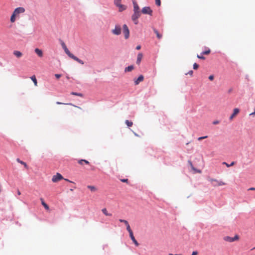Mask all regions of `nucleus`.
Masks as SVG:
<instances>
[{"label":"nucleus","mask_w":255,"mask_h":255,"mask_svg":"<svg viewBox=\"0 0 255 255\" xmlns=\"http://www.w3.org/2000/svg\"><path fill=\"white\" fill-rule=\"evenodd\" d=\"M155 3L157 6H160V5H161L160 0H155Z\"/></svg>","instance_id":"c9c22d12"},{"label":"nucleus","mask_w":255,"mask_h":255,"mask_svg":"<svg viewBox=\"0 0 255 255\" xmlns=\"http://www.w3.org/2000/svg\"><path fill=\"white\" fill-rule=\"evenodd\" d=\"M240 112V110L238 108H235L233 111V113L230 117V120L233 119V118L237 115Z\"/></svg>","instance_id":"dca6fc26"},{"label":"nucleus","mask_w":255,"mask_h":255,"mask_svg":"<svg viewBox=\"0 0 255 255\" xmlns=\"http://www.w3.org/2000/svg\"><path fill=\"white\" fill-rule=\"evenodd\" d=\"M199 161H201L202 165L200 166H196L195 163L192 162V160H188V168H190V171L193 174L196 173H200L202 171L200 169V167L203 165V161L204 160H198Z\"/></svg>","instance_id":"f257e3e1"},{"label":"nucleus","mask_w":255,"mask_h":255,"mask_svg":"<svg viewBox=\"0 0 255 255\" xmlns=\"http://www.w3.org/2000/svg\"><path fill=\"white\" fill-rule=\"evenodd\" d=\"M199 65L196 63H194L193 65V68L194 69V70H197L198 68H199Z\"/></svg>","instance_id":"2f4dec72"},{"label":"nucleus","mask_w":255,"mask_h":255,"mask_svg":"<svg viewBox=\"0 0 255 255\" xmlns=\"http://www.w3.org/2000/svg\"><path fill=\"white\" fill-rule=\"evenodd\" d=\"M60 44L66 54L70 57L73 54L67 48L65 43L61 39H59Z\"/></svg>","instance_id":"20e7f679"},{"label":"nucleus","mask_w":255,"mask_h":255,"mask_svg":"<svg viewBox=\"0 0 255 255\" xmlns=\"http://www.w3.org/2000/svg\"><path fill=\"white\" fill-rule=\"evenodd\" d=\"M17 194L18 195H20L21 194V193L19 190H17Z\"/></svg>","instance_id":"6e6d98bb"},{"label":"nucleus","mask_w":255,"mask_h":255,"mask_svg":"<svg viewBox=\"0 0 255 255\" xmlns=\"http://www.w3.org/2000/svg\"><path fill=\"white\" fill-rule=\"evenodd\" d=\"M236 162H235V161H232V162H231V163H230V167H231V166H232L236 164Z\"/></svg>","instance_id":"de8ad7c7"},{"label":"nucleus","mask_w":255,"mask_h":255,"mask_svg":"<svg viewBox=\"0 0 255 255\" xmlns=\"http://www.w3.org/2000/svg\"><path fill=\"white\" fill-rule=\"evenodd\" d=\"M219 123V121H215L213 122V125H217Z\"/></svg>","instance_id":"09e8293b"},{"label":"nucleus","mask_w":255,"mask_h":255,"mask_svg":"<svg viewBox=\"0 0 255 255\" xmlns=\"http://www.w3.org/2000/svg\"><path fill=\"white\" fill-rule=\"evenodd\" d=\"M56 104H57V105H62V104H63V105H72V104H71V103H69V104H65V103H61V102H56Z\"/></svg>","instance_id":"ea45409f"},{"label":"nucleus","mask_w":255,"mask_h":255,"mask_svg":"<svg viewBox=\"0 0 255 255\" xmlns=\"http://www.w3.org/2000/svg\"><path fill=\"white\" fill-rule=\"evenodd\" d=\"M255 250V247H254L251 250Z\"/></svg>","instance_id":"052dcab7"},{"label":"nucleus","mask_w":255,"mask_h":255,"mask_svg":"<svg viewBox=\"0 0 255 255\" xmlns=\"http://www.w3.org/2000/svg\"><path fill=\"white\" fill-rule=\"evenodd\" d=\"M78 161H84L85 164H89V160H78Z\"/></svg>","instance_id":"c03bdc74"},{"label":"nucleus","mask_w":255,"mask_h":255,"mask_svg":"<svg viewBox=\"0 0 255 255\" xmlns=\"http://www.w3.org/2000/svg\"><path fill=\"white\" fill-rule=\"evenodd\" d=\"M13 54L17 58L20 57L22 54L20 51L15 50L13 51Z\"/></svg>","instance_id":"5701e85b"},{"label":"nucleus","mask_w":255,"mask_h":255,"mask_svg":"<svg viewBox=\"0 0 255 255\" xmlns=\"http://www.w3.org/2000/svg\"><path fill=\"white\" fill-rule=\"evenodd\" d=\"M106 246H107V245H106L103 246V249H104V248H106Z\"/></svg>","instance_id":"bf43d9fd"},{"label":"nucleus","mask_w":255,"mask_h":255,"mask_svg":"<svg viewBox=\"0 0 255 255\" xmlns=\"http://www.w3.org/2000/svg\"><path fill=\"white\" fill-rule=\"evenodd\" d=\"M87 187L88 189H90L91 191L92 192H94L97 190L96 187L93 185H88Z\"/></svg>","instance_id":"4be33fe9"},{"label":"nucleus","mask_w":255,"mask_h":255,"mask_svg":"<svg viewBox=\"0 0 255 255\" xmlns=\"http://www.w3.org/2000/svg\"><path fill=\"white\" fill-rule=\"evenodd\" d=\"M113 33L119 35L121 33V28L119 25H116L115 29L112 30Z\"/></svg>","instance_id":"0eeeda50"},{"label":"nucleus","mask_w":255,"mask_h":255,"mask_svg":"<svg viewBox=\"0 0 255 255\" xmlns=\"http://www.w3.org/2000/svg\"><path fill=\"white\" fill-rule=\"evenodd\" d=\"M63 179H64L65 181H67V182H70V183H74L73 182L69 180V179H65L64 178Z\"/></svg>","instance_id":"3c124183"},{"label":"nucleus","mask_w":255,"mask_h":255,"mask_svg":"<svg viewBox=\"0 0 255 255\" xmlns=\"http://www.w3.org/2000/svg\"><path fill=\"white\" fill-rule=\"evenodd\" d=\"M126 225V227H127V230L128 231L129 234L133 233L132 231L131 230V229L130 228V227L129 224L128 223V224H127Z\"/></svg>","instance_id":"c85d7f7f"},{"label":"nucleus","mask_w":255,"mask_h":255,"mask_svg":"<svg viewBox=\"0 0 255 255\" xmlns=\"http://www.w3.org/2000/svg\"><path fill=\"white\" fill-rule=\"evenodd\" d=\"M209 79L210 80V81H212L214 80V76L213 75H211L209 76Z\"/></svg>","instance_id":"58836bf2"},{"label":"nucleus","mask_w":255,"mask_h":255,"mask_svg":"<svg viewBox=\"0 0 255 255\" xmlns=\"http://www.w3.org/2000/svg\"><path fill=\"white\" fill-rule=\"evenodd\" d=\"M143 79H144L143 76L142 75H139L137 79L134 80V84L135 85L139 84V83L140 82L142 81L143 80Z\"/></svg>","instance_id":"f8f14e48"},{"label":"nucleus","mask_w":255,"mask_h":255,"mask_svg":"<svg viewBox=\"0 0 255 255\" xmlns=\"http://www.w3.org/2000/svg\"><path fill=\"white\" fill-rule=\"evenodd\" d=\"M250 116L255 115V113L254 112L250 114Z\"/></svg>","instance_id":"5fc2aeb1"},{"label":"nucleus","mask_w":255,"mask_h":255,"mask_svg":"<svg viewBox=\"0 0 255 255\" xmlns=\"http://www.w3.org/2000/svg\"><path fill=\"white\" fill-rule=\"evenodd\" d=\"M123 33L125 35V37L126 39H128L129 36V30L128 26L126 24H124L123 25Z\"/></svg>","instance_id":"423d86ee"},{"label":"nucleus","mask_w":255,"mask_h":255,"mask_svg":"<svg viewBox=\"0 0 255 255\" xmlns=\"http://www.w3.org/2000/svg\"><path fill=\"white\" fill-rule=\"evenodd\" d=\"M71 95H75V96H79V97H83V94H82L81 93L75 92H72L71 93Z\"/></svg>","instance_id":"a878e982"},{"label":"nucleus","mask_w":255,"mask_h":255,"mask_svg":"<svg viewBox=\"0 0 255 255\" xmlns=\"http://www.w3.org/2000/svg\"><path fill=\"white\" fill-rule=\"evenodd\" d=\"M197 57L199 58V59H205V57L203 56V55H197Z\"/></svg>","instance_id":"4c0bfd02"},{"label":"nucleus","mask_w":255,"mask_h":255,"mask_svg":"<svg viewBox=\"0 0 255 255\" xmlns=\"http://www.w3.org/2000/svg\"><path fill=\"white\" fill-rule=\"evenodd\" d=\"M78 162L80 165H83L84 164V161H78Z\"/></svg>","instance_id":"603ef678"},{"label":"nucleus","mask_w":255,"mask_h":255,"mask_svg":"<svg viewBox=\"0 0 255 255\" xmlns=\"http://www.w3.org/2000/svg\"><path fill=\"white\" fill-rule=\"evenodd\" d=\"M54 76L57 79H59L61 77V75L59 74H55Z\"/></svg>","instance_id":"a19ab883"},{"label":"nucleus","mask_w":255,"mask_h":255,"mask_svg":"<svg viewBox=\"0 0 255 255\" xmlns=\"http://www.w3.org/2000/svg\"><path fill=\"white\" fill-rule=\"evenodd\" d=\"M222 164H224V165H226L227 167H230V164L227 163V162H225V161L223 162L222 163Z\"/></svg>","instance_id":"37998d69"},{"label":"nucleus","mask_w":255,"mask_h":255,"mask_svg":"<svg viewBox=\"0 0 255 255\" xmlns=\"http://www.w3.org/2000/svg\"><path fill=\"white\" fill-rule=\"evenodd\" d=\"M134 69V66L133 65H129L125 69V72H128L131 71Z\"/></svg>","instance_id":"412c9836"},{"label":"nucleus","mask_w":255,"mask_h":255,"mask_svg":"<svg viewBox=\"0 0 255 255\" xmlns=\"http://www.w3.org/2000/svg\"><path fill=\"white\" fill-rule=\"evenodd\" d=\"M120 181L124 183H128V180L127 178H124V179H120Z\"/></svg>","instance_id":"72a5a7b5"},{"label":"nucleus","mask_w":255,"mask_h":255,"mask_svg":"<svg viewBox=\"0 0 255 255\" xmlns=\"http://www.w3.org/2000/svg\"><path fill=\"white\" fill-rule=\"evenodd\" d=\"M210 181H212V182H215L217 183V184H214V186H222V185H225V183L223 182L222 181H218L217 179H211L210 180Z\"/></svg>","instance_id":"4468645a"},{"label":"nucleus","mask_w":255,"mask_h":255,"mask_svg":"<svg viewBox=\"0 0 255 255\" xmlns=\"http://www.w3.org/2000/svg\"><path fill=\"white\" fill-rule=\"evenodd\" d=\"M141 15V12L140 11H135L134 12L132 15H131V19L132 20H136V19H138Z\"/></svg>","instance_id":"1a4fd4ad"},{"label":"nucleus","mask_w":255,"mask_h":255,"mask_svg":"<svg viewBox=\"0 0 255 255\" xmlns=\"http://www.w3.org/2000/svg\"><path fill=\"white\" fill-rule=\"evenodd\" d=\"M40 200L41 201V205L43 206V207L45 208V209L46 210H49V207L48 205V204H47L45 203V202L44 201V199L42 198H40Z\"/></svg>","instance_id":"2eb2a0df"},{"label":"nucleus","mask_w":255,"mask_h":255,"mask_svg":"<svg viewBox=\"0 0 255 255\" xmlns=\"http://www.w3.org/2000/svg\"><path fill=\"white\" fill-rule=\"evenodd\" d=\"M122 0H114V4L117 6V4H120Z\"/></svg>","instance_id":"f704fd0d"},{"label":"nucleus","mask_w":255,"mask_h":255,"mask_svg":"<svg viewBox=\"0 0 255 255\" xmlns=\"http://www.w3.org/2000/svg\"><path fill=\"white\" fill-rule=\"evenodd\" d=\"M129 237L131 241H132L133 243L134 244V245L136 247H138L139 246V244L137 242V241L136 240L135 237H134L133 233H130L129 234Z\"/></svg>","instance_id":"9d476101"},{"label":"nucleus","mask_w":255,"mask_h":255,"mask_svg":"<svg viewBox=\"0 0 255 255\" xmlns=\"http://www.w3.org/2000/svg\"><path fill=\"white\" fill-rule=\"evenodd\" d=\"M125 123L126 124L127 126L128 127H131L133 125V123L131 121H129L128 120H126L125 122Z\"/></svg>","instance_id":"c756f323"},{"label":"nucleus","mask_w":255,"mask_h":255,"mask_svg":"<svg viewBox=\"0 0 255 255\" xmlns=\"http://www.w3.org/2000/svg\"><path fill=\"white\" fill-rule=\"evenodd\" d=\"M152 29H153L154 32L156 34L157 37L158 39L161 38L162 36V34H160L159 33V32L158 31V30L155 28L153 27Z\"/></svg>","instance_id":"aec40b11"},{"label":"nucleus","mask_w":255,"mask_h":255,"mask_svg":"<svg viewBox=\"0 0 255 255\" xmlns=\"http://www.w3.org/2000/svg\"><path fill=\"white\" fill-rule=\"evenodd\" d=\"M63 179H64L63 176L60 173H57L52 177V181L54 183H56Z\"/></svg>","instance_id":"39448f33"},{"label":"nucleus","mask_w":255,"mask_h":255,"mask_svg":"<svg viewBox=\"0 0 255 255\" xmlns=\"http://www.w3.org/2000/svg\"><path fill=\"white\" fill-rule=\"evenodd\" d=\"M14 12L16 14L23 13L25 11V9L23 7H18L14 10Z\"/></svg>","instance_id":"6e6552de"},{"label":"nucleus","mask_w":255,"mask_h":255,"mask_svg":"<svg viewBox=\"0 0 255 255\" xmlns=\"http://www.w3.org/2000/svg\"><path fill=\"white\" fill-rule=\"evenodd\" d=\"M193 71L192 70H190L187 73H186L185 75L189 74L192 76L193 75Z\"/></svg>","instance_id":"79ce46f5"},{"label":"nucleus","mask_w":255,"mask_h":255,"mask_svg":"<svg viewBox=\"0 0 255 255\" xmlns=\"http://www.w3.org/2000/svg\"><path fill=\"white\" fill-rule=\"evenodd\" d=\"M208 137V136L206 135V136H200L198 138V140H201L203 139H205V138H206Z\"/></svg>","instance_id":"e433bc0d"},{"label":"nucleus","mask_w":255,"mask_h":255,"mask_svg":"<svg viewBox=\"0 0 255 255\" xmlns=\"http://www.w3.org/2000/svg\"><path fill=\"white\" fill-rule=\"evenodd\" d=\"M117 7L119 8V11L121 12L124 11L127 8V6L121 3L117 4Z\"/></svg>","instance_id":"6ab92c4d"},{"label":"nucleus","mask_w":255,"mask_h":255,"mask_svg":"<svg viewBox=\"0 0 255 255\" xmlns=\"http://www.w3.org/2000/svg\"><path fill=\"white\" fill-rule=\"evenodd\" d=\"M17 161L18 163H20V164H21L23 165H24V167H25L26 169H28V166H27V165L26 163V162H24V161H23V160H17Z\"/></svg>","instance_id":"cd10ccee"},{"label":"nucleus","mask_w":255,"mask_h":255,"mask_svg":"<svg viewBox=\"0 0 255 255\" xmlns=\"http://www.w3.org/2000/svg\"><path fill=\"white\" fill-rule=\"evenodd\" d=\"M103 213L106 216H111L112 215V214L109 213L106 209V208H103L102 210Z\"/></svg>","instance_id":"393cba45"},{"label":"nucleus","mask_w":255,"mask_h":255,"mask_svg":"<svg viewBox=\"0 0 255 255\" xmlns=\"http://www.w3.org/2000/svg\"><path fill=\"white\" fill-rule=\"evenodd\" d=\"M71 58L73 59L75 61H77L79 63L81 64H84V62L82 60L80 59L79 58L75 56L74 54H72L70 57Z\"/></svg>","instance_id":"ddd939ff"},{"label":"nucleus","mask_w":255,"mask_h":255,"mask_svg":"<svg viewBox=\"0 0 255 255\" xmlns=\"http://www.w3.org/2000/svg\"><path fill=\"white\" fill-rule=\"evenodd\" d=\"M232 91V89H230L228 90V93H230Z\"/></svg>","instance_id":"13d9d810"},{"label":"nucleus","mask_w":255,"mask_h":255,"mask_svg":"<svg viewBox=\"0 0 255 255\" xmlns=\"http://www.w3.org/2000/svg\"><path fill=\"white\" fill-rule=\"evenodd\" d=\"M119 221L121 223H124L125 225H127L128 223V222L127 220H124V219H119Z\"/></svg>","instance_id":"473e14b6"},{"label":"nucleus","mask_w":255,"mask_h":255,"mask_svg":"<svg viewBox=\"0 0 255 255\" xmlns=\"http://www.w3.org/2000/svg\"><path fill=\"white\" fill-rule=\"evenodd\" d=\"M31 80L33 82L34 85L37 86V81L35 75H33L30 77Z\"/></svg>","instance_id":"bb28decb"},{"label":"nucleus","mask_w":255,"mask_h":255,"mask_svg":"<svg viewBox=\"0 0 255 255\" xmlns=\"http://www.w3.org/2000/svg\"><path fill=\"white\" fill-rule=\"evenodd\" d=\"M73 188H75V186L72 187V188L70 189V191H72L73 190Z\"/></svg>","instance_id":"4d7b16f0"},{"label":"nucleus","mask_w":255,"mask_h":255,"mask_svg":"<svg viewBox=\"0 0 255 255\" xmlns=\"http://www.w3.org/2000/svg\"><path fill=\"white\" fill-rule=\"evenodd\" d=\"M198 252L197 251H193L191 255H198Z\"/></svg>","instance_id":"a18cd8bd"},{"label":"nucleus","mask_w":255,"mask_h":255,"mask_svg":"<svg viewBox=\"0 0 255 255\" xmlns=\"http://www.w3.org/2000/svg\"><path fill=\"white\" fill-rule=\"evenodd\" d=\"M132 3L133 5V12L140 11L139 7L135 0H132Z\"/></svg>","instance_id":"9b49d317"},{"label":"nucleus","mask_w":255,"mask_h":255,"mask_svg":"<svg viewBox=\"0 0 255 255\" xmlns=\"http://www.w3.org/2000/svg\"><path fill=\"white\" fill-rule=\"evenodd\" d=\"M254 112L255 113V108Z\"/></svg>","instance_id":"680f3d73"},{"label":"nucleus","mask_w":255,"mask_h":255,"mask_svg":"<svg viewBox=\"0 0 255 255\" xmlns=\"http://www.w3.org/2000/svg\"><path fill=\"white\" fill-rule=\"evenodd\" d=\"M142 56L143 55L141 53H139L137 54V59H136V63L137 64L139 65V64L140 63L141 60L142 58Z\"/></svg>","instance_id":"f3484780"},{"label":"nucleus","mask_w":255,"mask_h":255,"mask_svg":"<svg viewBox=\"0 0 255 255\" xmlns=\"http://www.w3.org/2000/svg\"><path fill=\"white\" fill-rule=\"evenodd\" d=\"M224 239L226 242L232 243L238 240L239 239V236L238 235H236L234 237H231L230 236H225L224 238Z\"/></svg>","instance_id":"f03ea898"},{"label":"nucleus","mask_w":255,"mask_h":255,"mask_svg":"<svg viewBox=\"0 0 255 255\" xmlns=\"http://www.w3.org/2000/svg\"><path fill=\"white\" fill-rule=\"evenodd\" d=\"M132 20L133 21V22L135 24H137L138 23V19H136V20Z\"/></svg>","instance_id":"49530a36"},{"label":"nucleus","mask_w":255,"mask_h":255,"mask_svg":"<svg viewBox=\"0 0 255 255\" xmlns=\"http://www.w3.org/2000/svg\"><path fill=\"white\" fill-rule=\"evenodd\" d=\"M17 15L14 12V11L12 12L11 16H10V20L11 22H14L15 21V19H16V16Z\"/></svg>","instance_id":"b1692460"},{"label":"nucleus","mask_w":255,"mask_h":255,"mask_svg":"<svg viewBox=\"0 0 255 255\" xmlns=\"http://www.w3.org/2000/svg\"><path fill=\"white\" fill-rule=\"evenodd\" d=\"M143 14L152 15L153 11L149 6H144L140 11Z\"/></svg>","instance_id":"7ed1b4c3"},{"label":"nucleus","mask_w":255,"mask_h":255,"mask_svg":"<svg viewBox=\"0 0 255 255\" xmlns=\"http://www.w3.org/2000/svg\"><path fill=\"white\" fill-rule=\"evenodd\" d=\"M211 51L210 49H208L207 50H205L202 52L201 54L207 55L210 53Z\"/></svg>","instance_id":"7c9ffc66"},{"label":"nucleus","mask_w":255,"mask_h":255,"mask_svg":"<svg viewBox=\"0 0 255 255\" xmlns=\"http://www.w3.org/2000/svg\"><path fill=\"white\" fill-rule=\"evenodd\" d=\"M249 190H255V187H251L249 189Z\"/></svg>","instance_id":"864d4df0"},{"label":"nucleus","mask_w":255,"mask_h":255,"mask_svg":"<svg viewBox=\"0 0 255 255\" xmlns=\"http://www.w3.org/2000/svg\"><path fill=\"white\" fill-rule=\"evenodd\" d=\"M34 51L40 57L43 56V52L41 49L36 48L35 49Z\"/></svg>","instance_id":"a211bd4d"},{"label":"nucleus","mask_w":255,"mask_h":255,"mask_svg":"<svg viewBox=\"0 0 255 255\" xmlns=\"http://www.w3.org/2000/svg\"><path fill=\"white\" fill-rule=\"evenodd\" d=\"M140 49H141V46L140 45H137L136 47V50H140Z\"/></svg>","instance_id":"8fccbe9b"}]
</instances>
